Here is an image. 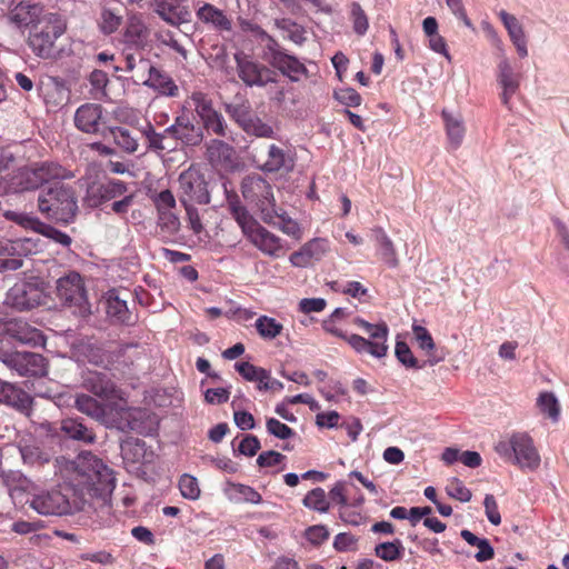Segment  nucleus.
<instances>
[{"label":"nucleus","mask_w":569,"mask_h":569,"mask_svg":"<svg viewBox=\"0 0 569 569\" xmlns=\"http://www.w3.org/2000/svg\"><path fill=\"white\" fill-rule=\"evenodd\" d=\"M230 211L234 220L238 222L243 234L251 229L258 221H256L248 212V210L239 203V201L229 202Z\"/></svg>","instance_id":"obj_50"},{"label":"nucleus","mask_w":569,"mask_h":569,"mask_svg":"<svg viewBox=\"0 0 569 569\" xmlns=\"http://www.w3.org/2000/svg\"><path fill=\"white\" fill-rule=\"evenodd\" d=\"M302 248L310 260H319L328 251V241L325 239H313Z\"/></svg>","instance_id":"obj_64"},{"label":"nucleus","mask_w":569,"mask_h":569,"mask_svg":"<svg viewBox=\"0 0 569 569\" xmlns=\"http://www.w3.org/2000/svg\"><path fill=\"white\" fill-rule=\"evenodd\" d=\"M283 76L291 81H299L301 76L307 73V68L299 59L289 53H278L273 59V64Z\"/></svg>","instance_id":"obj_33"},{"label":"nucleus","mask_w":569,"mask_h":569,"mask_svg":"<svg viewBox=\"0 0 569 569\" xmlns=\"http://www.w3.org/2000/svg\"><path fill=\"white\" fill-rule=\"evenodd\" d=\"M164 133L186 146H198L203 140L202 128L196 126L187 113L176 117L174 122L164 129Z\"/></svg>","instance_id":"obj_17"},{"label":"nucleus","mask_w":569,"mask_h":569,"mask_svg":"<svg viewBox=\"0 0 569 569\" xmlns=\"http://www.w3.org/2000/svg\"><path fill=\"white\" fill-rule=\"evenodd\" d=\"M395 353L399 362L407 368L422 369L425 363H419L417 358L411 352L409 346L403 341H397Z\"/></svg>","instance_id":"obj_57"},{"label":"nucleus","mask_w":569,"mask_h":569,"mask_svg":"<svg viewBox=\"0 0 569 569\" xmlns=\"http://www.w3.org/2000/svg\"><path fill=\"white\" fill-rule=\"evenodd\" d=\"M271 223L277 224L280 228V230L288 236L299 237L300 234L299 224L290 217H288L284 212H278L274 208L272 211Z\"/></svg>","instance_id":"obj_54"},{"label":"nucleus","mask_w":569,"mask_h":569,"mask_svg":"<svg viewBox=\"0 0 569 569\" xmlns=\"http://www.w3.org/2000/svg\"><path fill=\"white\" fill-rule=\"evenodd\" d=\"M36 164L39 169L40 176L43 178L46 183H49L53 180L71 179L73 177L71 171L67 170L57 162L44 161Z\"/></svg>","instance_id":"obj_45"},{"label":"nucleus","mask_w":569,"mask_h":569,"mask_svg":"<svg viewBox=\"0 0 569 569\" xmlns=\"http://www.w3.org/2000/svg\"><path fill=\"white\" fill-rule=\"evenodd\" d=\"M67 470L71 472L74 486L96 495L111 493L116 487L112 469L89 451L79 453L67 465Z\"/></svg>","instance_id":"obj_1"},{"label":"nucleus","mask_w":569,"mask_h":569,"mask_svg":"<svg viewBox=\"0 0 569 569\" xmlns=\"http://www.w3.org/2000/svg\"><path fill=\"white\" fill-rule=\"evenodd\" d=\"M4 333L23 345L40 346L44 342L42 332L22 319H9L3 323Z\"/></svg>","instance_id":"obj_19"},{"label":"nucleus","mask_w":569,"mask_h":569,"mask_svg":"<svg viewBox=\"0 0 569 569\" xmlns=\"http://www.w3.org/2000/svg\"><path fill=\"white\" fill-rule=\"evenodd\" d=\"M82 383L88 391L103 400L116 401L123 399V392L116 386L107 372L87 371Z\"/></svg>","instance_id":"obj_15"},{"label":"nucleus","mask_w":569,"mask_h":569,"mask_svg":"<svg viewBox=\"0 0 569 569\" xmlns=\"http://www.w3.org/2000/svg\"><path fill=\"white\" fill-rule=\"evenodd\" d=\"M158 224L166 236L171 237L178 232L180 221L172 211H163L159 213Z\"/></svg>","instance_id":"obj_60"},{"label":"nucleus","mask_w":569,"mask_h":569,"mask_svg":"<svg viewBox=\"0 0 569 569\" xmlns=\"http://www.w3.org/2000/svg\"><path fill=\"white\" fill-rule=\"evenodd\" d=\"M537 407L553 422L559 420L560 406L558 399L552 392H541L537 399Z\"/></svg>","instance_id":"obj_47"},{"label":"nucleus","mask_w":569,"mask_h":569,"mask_svg":"<svg viewBox=\"0 0 569 569\" xmlns=\"http://www.w3.org/2000/svg\"><path fill=\"white\" fill-rule=\"evenodd\" d=\"M495 451L506 461L530 471L537 470L541 462L533 439L523 431L513 432L507 440L499 441Z\"/></svg>","instance_id":"obj_4"},{"label":"nucleus","mask_w":569,"mask_h":569,"mask_svg":"<svg viewBox=\"0 0 569 569\" xmlns=\"http://www.w3.org/2000/svg\"><path fill=\"white\" fill-rule=\"evenodd\" d=\"M147 36V28L139 16H131L123 34L124 42L128 46L140 47Z\"/></svg>","instance_id":"obj_40"},{"label":"nucleus","mask_w":569,"mask_h":569,"mask_svg":"<svg viewBox=\"0 0 569 569\" xmlns=\"http://www.w3.org/2000/svg\"><path fill=\"white\" fill-rule=\"evenodd\" d=\"M109 133L113 142L124 152L134 153L138 150V140L123 127H110Z\"/></svg>","instance_id":"obj_43"},{"label":"nucleus","mask_w":569,"mask_h":569,"mask_svg":"<svg viewBox=\"0 0 569 569\" xmlns=\"http://www.w3.org/2000/svg\"><path fill=\"white\" fill-rule=\"evenodd\" d=\"M43 14L41 6L21 1L11 10L10 19L19 27H33L39 23Z\"/></svg>","instance_id":"obj_31"},{"label":"nucleus","mask_w":569,"mask_h":569,"mask_svg":"<svg viewBox=\"0 0 569 569\" xmlns=\"http://www.w3.org/2000/svg\"><path fill=\"white\" fill-rule=\"evenodd\" d=\"M254 328L258 335L264 340H273L281 335L283 330L282 323L272 317L260 316L256 319Z\"/></svg>","instance_id":"obj_42"},{"label":"nucleus","mask_w":569,"mask_h":569,"mask_svg":"<svg viewBox=\"0 0 569 569\" xmlns=\"http://www.w3.org/2000/svg\"><path fill=\"white\" fill-rule=\"evenodd\" d=\"M274 26L282 32L283 38H287L298 46H301L307 39L306 29L291 19H276Z\"/></svg>","instance_id":"obj_39"},{"label":"nucleus","mask_w":569,"mask_h":569,"mask_svg":"<svg viewBox=\"0 0 569 569\" xmlns=\"http://www.w3.org/2000/svg\"><path fill=\"white\" fill-rule=\"evenodd\" d=\"M122 17L109 8H103L100 13L99 27L102 33L111 34L121 26Z\"/></svg>","instance_id":"obj_53"},{"label":"nucleus","mask_w":569,"mask_h":569,"mask_svg":"<svg viewBox=\"0 0 569 569\" xmlns=\"http://www.w3.org/2000/svg\"><path fill=\"white\" fill-rule=\"evenodd\" d=\"M412 331L415 335V339L420 349L425 350L429 357L428 363L433 366L442 360V357H436L433 355V350L436 349V345L429 331L419 325L412 326Z\"/></svg>","instance_id":"obj_41"},{"label":"nucleus","mask_w":569,"mask_h":569,"mask_svg":"<svg viewBox=\"0 0 569 569\" xmlns=\"http://www.w3.org/2000/svg\"><path fill=\"white\" fill-rule=\"evenodd\" d=\"M353 323L360 328L368 337L350 335L349 346L358 353H368L373 358L381 359L388 353L389 328L385 321L370 323L362 318H355Z\"/></svg>","instance_id":"obj_5"},{"label":"nucleus","mask_w":569,"mask_h":569,"mask_svg":"<svg viewBox=\"0 0 569 569\" xmlns=\"http://www.w3.org/2000/svg\"><path fill=\"white\" fill-rule=\"evenodd\" d=\"M179 490L181 496L188 500H197L201 490L198 479L189 473H183L179 479Z\"/></svg>","instance_id":"obj_51"},{"label":"nucleus","mask_w":569,"mask_h":569,"mask_svg":"<svg viewBox=\"0 0 569 569\" xmlns=\"http://www.w3.org/2000/svg\"><path fill=\"white\" fill-rule=\"evenodd\" d=\"M38 208L46 218L69 223L78 212L74 190L62 182H54L39 193Z\"/></svg>","instance_id":"obj_2"},{"label":"nucleus","mask_w":569,"mask_h":569,"mask_svg":"<svg viewBox=\"0 0 569 569\" xmlns=\"http://www.w3.org/2000/svg\"><path fill=\"white\" fill-rule=\"evenodd\" d=\"M226 498L233 503L259 505L262 502L261 495L252 487L227 481L223 487Z\"/></svg>","instance_id":"obj_29"},{"label":"nucleus","mask_w":569,"mask_h":569,"mask_svg":"<svg viewBox=\"0 0 569 569\" xmlns=\"http://www.w3.org/2000/svg\"><path fill=\"white\" fill-rule=\"evenodd\" d=\"M32 401V398L22 389L13 383L0 380V403L8 405L24 415H29Z\"/></svg>","instance_id":"obj_24"},{"label":"nucleus","mask_w":569,"mask_h":569,"mask_svg":"<svg viewBox=\"0 0 569 569\" xmlns=\"http://www.w3.org/2000/svg\"><path fill=\"white\" fill-rule=\"evenodd\" d=\"M19 184L23 190L37 189L46 183L43 178L40 176L37 164L22 169L19 173Z\"/></svg>","instance_id":"obj_49"},{"label":"nucleus","mask_w":569,"mask_h":569,"mask_svg":"<svg viewBox=\"0 0 569 569\" xmlns=\"http://www.w3.org/2000/svg\"><path fill=\"white\" fill-rule=\"evenodd\" d=\"M143 86L152 88L157 90L159 93L176 97L178 94V87L174 84L173 80L161 72L159 69L150 64V69L146 70V76L140 79Z\"/></svg>","instance_id":"obj_27"},{"label":"nucleus","mask_w":569,"mask_h":569,"mask_svg":"<svg viewBox=\"0 0 569 569\" xmlns=\"http://www.w3.org/2000/svg\"><path fill=\"white\" fill-rule=\"evenodd\" d=\"M351 18L355 32L359 36H363L369 28V22L363 9L358 2L351 4Z\"/></svg>","instance_id":"obj_62"},{"label":"nucleus","mask_w":569,"mask_h":569,"mask_svg":"<svg viewBox=\"0 0 569 569\" xmlns=\"http://www.w3.org/2000/svg\"><path fill=\"white\" fill-rule=\"evenodd\" d=\"M403 546L401 540L381 542L375 547V555L383 561H396L403 555Z\"/></svg>","instance_id":"obj_46"},{"label":"nucleus","mask_w":569,"mask_h":569,"mask_svg":"<svg viewBox=\"0 0 569 569\" xmlns=\"http://www.w3.org/2000/svg\"><path fill=\"white\" fill-rule=\"evenodd\" d=\"M302 503L306 508L320 513H326L330 509V501L327 497V493L320 487L310 490L305 496Z\"/></svg>","instance_id":"obj_44"},{"label":"nucleus","mask_w":569,"mask_h":569,"mask_svg":"<svg viewBox=\"0 0 569 569\" xmlns=\"http://www.w3.org/2000/svg\"><path fill=\"white\" fill-rule=\"evenodd\" d=\"M33 249L34 243L31 239H18L16 241L0 239V254L11 252L29 254L33 252Z\"/></svg>","instance_id":"obj_56"},{"label":"nucleus","mask_w":569,"mask_h":569,"mask_svg":"<svg viewBox=\"0 0 569 569\" xmlns=\"http://www.w3.org/2000/svg\"><path fill=\"white\" fill-rule=\"evenodd\" d=\"M122 58L124 61V68L116 66L114 71L124 70L127 72H136L138 80L146 76V70L150 69V60L143 57L142 51L139 47L128 46L122 51Z\"/></svg>","instance_id":"obj_28"},{"label":"nucleus","mask_w":569,"mask_h":569,"mask_svg":"<svg viewBox=\"0 0 569 569\" xmlns=\"http://www.w3.org/2000/svg\"><path fill=\"white\" fill-rule=\"evenodd\" d=\"M446 492L449 497L461 502H468L472 497L471 491L458 478H453L449 481L446 487Z\"/></svg>","instance_id":"obj_59"},{"label":"nucleus","mask_w":569,"mask_h":569,"mask_svg":"<svg viewBox=\"0 0 569 569\" xmlns=\"http://www.w3.org/2000/svg\"><path fill=\"white\" fill-rule=\"evenodd\" d=\"M57 296L73 313L79 317L91 315V305L88 300L84 282L81 274L70 271L57 280Z\"/></svg>","instance_id":"obj_7"},{"label":"nucleus","mask_w":569,"mask_h":569,"mask_svg":"<svg viewBox=\"0 0 569 569\" xmlns=\"http://www.w3.org/2000/svg\"><path fill=\"white\" fill-rule=\"evenodd\" d=\"M242 196L250 203H254L262 214V220L272 222L274 199L271 186L261 176H248L242 181Z\"/></svg>","instance_id":"obj_9"},{"label":"nucleus","mask_w":569,"mask_h":569,"mask_svg":"<svg viewBox=\"0 0 569 569\" xmlns=\"http://www.w3.org/2000/svg\"><path fill=\"white\" fill-rule=\"evenodd\" d=\"M197 19L206 26L211 27L219 32H230L232 30V20L219 8L211 3H199L196 10Z\"/></svg>","instance_id":"obj_23"},{"label":"nucleus","mask_w":569,"mask_h":569,"mask_svg":"<svg viewBox=\"0 0 569 569\" xmlns=\"http://www.w3.org/2000/svg\"><path fill=\"white\" fill-rule=\"evenodd\" d=\"M3 217L8 221H12L22 228L33 230L37 233H40L63 247H69L71 243V238L67 233L42 222L39 218L31 213L7 210L4 211Z\"/></svg>","instance_id":"obj_12"},{"label":"nucleus","mask_w":569,"mask_h":569,"mask_svg":"<svg viewBox=\"0 0 569 569\" xmlns=\"http://www.w3.org/2000/svg\"><path fill=\"white\" fill-rule=\"evenodd\" d=\"M27 502L36 512L42 516H62L70 510L67 497L59 489L34 492Z\"/></svg>","instance_id":"obj_14"},{"label":"nucleus","mask_w":569,"mask_h":569,"mask_svg":"<svg viewBox=\"0 0 569 569\" xmlns=\"http://www.w3.org/2000/svg\"><path fill=\"white\" fill-rule=\"evenodd\" d=\"M226 112L248 134L257 138L274 139L277 130L271 119L261 118L252 111L248 100L226 104Z\"/></svg>","instance_id":"obj_6"},{"label":"nucleus","mask_w":569,"mask_h":569,"mask_svg":"<svg viewBox=\"0 0 569 569\" xmlns=\"http://www.w3.org/2000/svg\"><path fill=\"white\" fill-rule=\"evenodd\" d=\"M180 201L183 206L210 202V193L204 177L194 169H188L179 176Z\"/></svg>","instance_id":"obj_11"},{"label":"nucleus","mask_w":569,"mask_h":569,"mask_svg":"<svg viewBox=\"0 0 569 569\" xmlns=\"http://www.w3.org/2000/svg\"><path fill=\"white\" fill-rule=\"evenodd\" d=\"M233 148L227 142L212 139L207 144V158L213 166H226L231 161Z\"/></svg>","instance_id":"obj_35"},{"label":"nucleus","mask_w":569,"mask_h":569,"mask_svg":"<svg viewBox=\"0 0 569 569\" xmlns=\"http://www.w3.org/2000/svg\"><path fill=\"white\" fill-rule=\"evenodd\" d=\"M460 536L467 543L479 549L475 555L478 562H485L493 558L495 550L488 539L479 538L468 529L461 530Z\"/></svg>","instance_id":"obj_38"},{"label":"nucleus","mask_w":569,"mask_h":569,"mask_svg":"<svg viewBox=\"0 0 569 569\" xmlns=\"http://www.w3.org/2000/svg\"><path fill=\"white\" fill-rule=\"evenodd\" d=\"M154 10L172 26L186 23L191 17L187 0H154Z\"/></svg>","instance_id":"obj_21"},{"label":"nucleus","mask_w":569,"mask_h":569,"mask_svg":"<svg viewBox=\"0 0 569 569\" xmlns=\"http://www.w3.org/2000/svg\"><path fill=\"white\" fill-rule=\"evenodd\" d=\"M74 406L80 412L98 421H102L106 417V406L101 405L91 396L84 393L77 395L74 398Z\"/></svg>","instance_id":"obj_37"},{"label":"nucleus","mask_w":569,"mask_h":569,"mask_svg":"<svg viewBox=\"0 0 569 569\" xmlns=\"http://www.w3.org/2000/svg\"><path fill=\"white\" fill-rule=\"evenodd\" d=\"M44 299V288L37 278L19 281L7 293V305L23 311L38 307Z\"/></svg>","instance_id":"obj_10"},{"label":"nucleus","mask_w":569,"mask_h":569,"mask_svg":"<svg viewBox=\"0 0 569 569\" xmlns=\"http://www.w3.org/2000/svg\"><path fill=\"white\" fill-rule=\"evenodd\" d=\"M267 431L276 438L286 440L293 436V430L276 418H269L266 422Z\"/></svg>","instance_id":"obj_63"},{"label":"nucleus","mask_w":569,"mask_h":569,"mask_svg":"<svg viewBox=\"0 0 569 569\" xmlns=\"http://www.w3.org/2000/svg\"><path fill=\"white\" fill-rule=\"evenodd\" d=\"M0 361L21 377H43L48 372L46 358L39 353L0 349Z\"/></svg>","instance_id":"obj_8"},{"label":"nucleus","mask_w":569,"mask_h":569,"mask_svg":"<svg viewBox=\"0 0 569 569\" xmlns=\"http://www.w3.org/2000/svg\"><path fill=\"white\" fill-rule=\"evenodd\" d=\"M244 236L257 249L267 256L277 257L282 250L281 239L263 228L259 222L249 229Z\"/></svg>","instance_id":"obj_20"},{"label":"nucleus","mask_w":569,"mask_h":569,"mask_svg":"<svg viewBox=\"0 0 569 569\" xmlns=\"http://www.w3.org/2000/svg\"><path fill=\"white\" fill-rule=\"evenodd\" d=\"M103 108L98 103L81 104L74 113V126L86 133H98Z\"/></svg>","instance_id":"obj_22"},{"label":"nucleus","mask_w":569,"mask_h":569,"mask_svg":"<svg viewBox=\"0 0 569 569\" xmlns=\"http://www.w3.org/2000/svg\"><path fill=\"white\" fill-rule=\"evenodd\" d=\"M127 190V184L123 181L112 179L103 183H92L89 186L86 199L90 207L97 208L103 202L122 197Z\"/></svg>","instance_id":"obj_18"},{"label":"nucleus","mask_w":569,"mask_h":569,"mask_svg":"<svg viewBox=\"0 0 569 569\" xmlns=\"http://www.w3.org/2000/svg\"><path fill=\"white\" fill-rule=\"evenodd\" d=\"M20 453L23 462L31 467H40L50 461V455L34 445L20 447Z\"/></svg>","instance_id":"obj_48"},{"label":"nucleus","mask_w":569,"mask_h":569,"mask_svg":"<svg viewBox=\"0 0 569 569\" xmlns=\"http://www.w3.org/2000/svg\"><path fill=\"white\" fill-rule=\"evenodd\" d=\"M372 240L377 247V253L383 262L390 268H396L399 263L396 247L382 228H375L372 230Z\"/></svg>","instance_id":"obj_32"},{"label":"nucleus","mask_w":569,"mask_h":569,"mask_svg":"<svg viewBox=\"0 0 569 569\" xmlns=\"http://www.w3.org/2000/svg\"><path fill=\"white\" fill-rule=\"evenodd\" d=\"M122 453L127 460L136 463L143 462L147 455L146 443L139 439L128 441L122 446Z\"/></svg>","instance_id":"obj_52"},{"label":"nucleus","mask_w":569,"mask_h":569,"mask_svg":"<svg viewBox=\"0 0 569 569\" xmlns=\"http://www.w3.org/2000/svg\"><path fill=\"white\" fill-rule=\"evenodd\" d=\"M293 167V161L286 151L276 144H270L268 158L261 166L264 172H278L282 169L289 170Z\"/></svg>","instance_id":"obj_34"},{"label":"nucleus","mask_w":569,"mask_h":569,"mask_svg":"<svg viewBox=\"0 0 569 569\" xmlns=\"http://www.w3.org/2000/svg\"><path fill=\"white\" fill-rule=\"evenodd\" d=\"M238 77L248 87H264L269 82H274V72L269 68L254 61L243 52L234 54Z\"/></svg>","instance_id":"obj_13"},{"label":"nucleus","mask_w":569,"mask_h":569,"mask_svg":"<svg viewBox=\"0 0 569 569\" xmlns=\"http://www.w3.org/2000/svg\"><path fill=\"white\" fill-rule=\"evenodd\" d=\"M521 74L515 70L509 59L503 54L497 66V82L502 89L500 99L505 107L511 109L510 100L520 87Z\"/></svg>","instance_id":"obj_16"},{"label":"nucleus","mask_w":569,"mask_h":569,"mask_svg":"<svg viewBox=\"0 0 569 569\" xmlns=\"http://www.w3.org/2000/svg\"><path fill=\"white\" fill-rule=\"evenodd\" d=\"M142 132L148 141V146L150 149L157 152H161L168 149V147L164 144V139L168 136V133H164V131L162 133H159L154 130L152 124H148Z\"/></svg>","instance_id":"obj_61"},{"label":"nucleus","mask_w":569,"mask_h":569,"mask_svg":"<svg viewBox=\"0 0 569 569\" xmlns=\"http://www.w3.org/2000/svg\"><path fill=\"white\" fill-rule=\"evenodd\" d=\"M203 128L208 132H212L219 137L227 136V123L222 114L218 111H214L212 114L208 116L201 120Z\"/></svg>","instance_id":"obj_58"},{"label":"nucleus","mask_w":569,"mask_h":569,"mask_svg":"<svg viewBox=\"0 0 569 569\" xmlns=\"http://www.w3.org/2000/svg\"><path fill=\"white\" fill-rule=\"evenodd\" d=\"M106 310L108 317L114 322L129 325L131 321L127 300L116 289H111L106 293Z\"/></svg>","instance_id":"obj_30"},{"label":"nucleus","mask_w":569,"mask_h":569,"mask_svg":"<svg viewBox=\"0 0 569 569\" xmlns=\"http://www.w3.org/2000/svg\"><path fill=\"white\" fill-rule=\"evenodd\" d=\"M190 100L194 107V111L200 118V120L208 118V116L212 114L214 111H217L213 108L212 100L208 98L207 94L197 91L193 92L190 97Z\"/></svg>","instance_id":"obj_55"},{"label":"nucleus","mask_w":569,"mask_h":569,"mask_svg":"<svg viewBox=\"0 0 569 569\" xmlns=\"http://www.w3.org/2000/svg\"><path fill=\"white\" fill-rule=\"evenodd\" d=\"M498 16L508 32L510 41L516 47L519 57L526 58L528 56V41L522 24L513 14L505 10H501Z\"/></svg>","instance_id":"obj_25"},{"label":"nucleus","mask_w":569,"mask_h":569,"mask_svg":"<svg viewBox=\"0 0 569 569\" xmlns=\"http://www.w3.org/2000/svg\"><path fill=\"white\" fill-rule=\"evenodd\" d=\"M61 431L73 440L91 443L94 441L93 432L88 429L80 420L67 418L61 421Z\"/></svg>","instance_id":"obj_36"},{"label":"nucleus","mask_w":569,"mask_h":569,"mask_svg":"<svg viewBox=\"0 0 569 569\" xmlns=\"http://www.w3.org/2000/svg\"><path fill=\"white\" fill-rule=\"evenodd\" d=\"M66 19L56 12L44 13L31 27L28 44L32 52L41 59H53L57 57L56 41L66 32Z\"/></svg>","instance_id":"obj_3"},{"label":"nucleus","mask_w":569,"mask_h":569,"mask_svg":"<svg viewBox=\"0 0 569 569\" xmlns=\"http://www.w3.org/2000/svg\"><path fill=\"white\" fill-rule=\"evenodd\" d=\"M441 118L448 140V150L453 151L460 148L466 134L463 118L459 113L442 110Z\"/></svg>","instance_id":"obj_26"}]
</instances>
